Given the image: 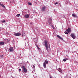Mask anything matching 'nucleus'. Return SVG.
I'll use <instances>...</instances> for the list:
<instances>
[{"label": "nucleus", "mask_w": 78, "mask_h": 78, "mask_svg": "<svg viewBox=\"0 0 78 78\" xmlns=\"http://www.w3.org/2000/svg\"><path fill=\"white\" fill-rule=\"evenodd\" d=\"M48 23L49 24V25L52 27V28H54V26H53V25L52 24V19L51 18H49L48 20Z\"/></svg>", "instance_id": "nucleus-1"}, {"label": "nucleus", "mask_w": 78, "mask_h": 78, "mask_svg": "<svg viewBox=\"0 0 78 78\" xmlns=\"http://www.w3.org/2000/svg\"><path fill=\"white\" fill-rule=\"evenodd\" d=\"M44 46L46 47V48L47 51H49L50 50H49V49L48 48V44L47 43V41H44Z\"/></svg>", "instance_id": "nucleus-2"}, {"label": "nucleus", "mask_w": 78, "mask_h": 78, "mask_svg": "<svg viewBox=\"0 0 78 78\" xmlns=\"http://www.w3.org/2000/svg\"><path fill=\"white\" fill-rule=\"evenodd\" d=\"M22 68L23 69V70L25 73H27V68H25V66H22Z\"/></svg>", "instance_id": "nucleus-3"}, {"label": "nucleus", "mask_w": 78, "mask_h": 78, "mask_svg": "<svg viewBox=\"0 0 78 78\" xmlns=\"http://www.w3.org/2000/svg\"><path fill=\"white\" fill-rule=\"evenodd\" d=\"M14 35H15V36H20V35H21V33L18 32L14 34Z\"/></svg>", "instance_id": "nucleus-4"}, {"label": "nucleus", "mask_w": 78, "mask_h": 78, "mask_svg": "<svg viewBox=\"0 0 78 78\" xmlns=\"http://www.w3.org/2000/svg\"><path fill=\"white\" fill-rule=\"evenodd\" d=\"M71 36L73 39H75V35L74 34H71Z\"/></svg>", "instance_id": "nucleus-5"}, {"label": "nucleus", "mask_w": 78, "mask_h": 78, "mask_svg": "<svg viewBox=\"0 0 78 78\" xmlns=\"http://www.w3.org/2000/svg\"><path fill=\"white\" fill-rule=\"evenodd\" d=\"M22 36L24 40L26 41V39H26V37L25 36V33H23L22 34Z\"/></svg>", "instance_id": "nucleus-6"}, {"label": "nucleus", "mask_w": 78, "mask_h": 78, "mask_svg": "<svg viewBox=\"0 0 78 78\" xmlns=\"http://www.w3.org/2000/svg\"><path fill=\"white\" fill-rule=\"evenodd\" d=\"M69 33V32H70L69 33H70V32H71V29L70 28H68L66 30Z\"/></svg>", "instance_id": "nucleus-7"}, {"label": "nucleus", "mask_w": 78, "mask_h": 78, "mask_svg": "<svg viewBox=\"0 0 78 78\" xmlns=\"http://www.w3.org/2000/svg\"><path fill=\"white\" fill-rule=\"evenodd\" d=\"M45 8H45V6L43 7L41 9V11L43 12L45 11Z\"/></svg>", "instance_id": "nucleus-8"}, {"label": "nucleus", "mask_w": 78, "mask_h": 78, "mask_svg": "<svg viewBox=\"0 0 78 78\" xmlns=\"http://www.w3.org/2000/svg\"><path fill=\"white\" fill-rule=\"evenodd\" d=\"M9 51H13V48L11 47L9 48Z\"/></svg>", "instance_id": "nucleus-9"}, {"label": "nucleus", "mask_w": 78, "mask_h": 78, "mask_svg": "<svg viewBox=\"0 0 78 78\" xmlns=\"http://www.w3.org/2000/svg\"><path fill=\"white\" fill-rule=\"evenodd\" d=\"M24 17L26 19H27V18H28L29 17H30V16L29 15H26Z\"/></svg>", "instance_id": "nucleus-10"}, {"label": "nucleus", "mask_w": 78, "mask_h": 78, "mask_svg": "<svg viewBox=\"0 0 78 78\" xmlns=\"http://www.w3.org/2000/svg\"><path fill=\"white\" fill-rule=\"evenodd\" d=\"M57 36L59 38V39H61V40H63V38L61 37V36H59L58 35H57Z\"/></svg>", "instance_id": "nucleus-11"}, {"label": "nucleus", "mask_w": 78, "mask_h": 78, "mask_svg": "<svg viewBox=\"0 0 78 78\" xmlns=\"http://www.w3.org/2000/svg\"><path fill=\"white\" fill-rule=\"evenodd\" d=\"M0 6H2V8H6L5 7V5H3V4H0Z\"/></svg>", "instance_id": "nucleus-12"}, {"label": "nucleus", "mask_w": 78, "mask_h": 78, "mask_svg": "<svg viewBox=\"0 0 78 78\" xmlns=\"http://www.w3.org/2000/svg\"><path fill=\"white\" fill-rule=\"evenodd\" d=\"M46 66H47V65H46V63H45V62H44L43 64V66L44 67V68H46Z\"/></svg>", "instance_id": "nucleus-13"}, {"label": "nucleus", "mask_w": 78, "mask_h": 78, "mask_svg": "<svg viewBox=\"0 0 78 78\" xmlns=\"http://www.w3.org/2000/svg\"><path fill=\"white\" fill-rule=\"evenodd\" d=\"M1 45H3L5 44V42H0Z\"/></svg>", "instance_id": "nucleus-14"}, {"label": "nucleus", "mask_w": 78, "mask_h": 78, "mask_svg": "<svg viewBox=\"0 0 78 78\" xmlns=\"http://www.w3.org/2000/svg\"><path fill=\"white\" fill-rule=\"evenodd\" d=\"M72 16L73 17H77V16L75 15L74 14H73Z\"/></svg>", "instance_id": "nucleus-15"}, {"label": "nucleus", "mask_w": 78, "mask_h": 78, "mask_svg": "<svg viewBox=\"0 0 78 78\" xmlns=\"http://www.w3.org/2000/svg\"><path fill=\"white\" fill-rule=\"evenodd\" d=\"M58 71H59V72H61L62 71V70H61V69L60 68H59L58 69Z\"/></svg>", "instance_id": "nucleus-16"}, {"label": "nucleus", "mask_w": 78, "mask_h": 78, "mask_svg": "<svg viewBox=\"0 0 78 78\" xmlns=\"http://www.w3.org/2000/svg\"><path fill=\"white\" fill-rule=\"evenodd\" d=\"M45 63H46V64H48V61L47 60H45Z\"/></svg>", "instance_id": "nucleus-17"}, {"label": "nucleus", "mask_w": 78, "mask_h": 78, "mask_svg": "<svg viewBox=\"0 0 78 78\" xmlns=\"http://www.w3.org/2000/svg\"><path fill=\"white\" fill-rule=\"evenodd\" d=\"M63 61L64 62H65V61H67V59H63Z\"/></svg>", "instance_id": "nucleus-18"}, {"label": "nucleus", "mask_w": 78, "mask_h": 78, "mask_svg": "<svg viewBox=\"0 0 78 78\" xmlns=\"http://www.w3.org/2000/svg\"><path fill=\"white\" fill-rule=\"evenodd\" d=\"M28 4L29 5H32L31 3L29 2H28Z\"/></svg>", "instance_id": "nucleus-19"}, {"label": "nucleus", "mask_w": 78, "mask_h": 78, "mask_svg": "<svg viewBox=\"0 0 78 78\" xmlns=\"http://www.w3.org/2000/svg\"><path fill=\"white\" fill-rule=\"evenodd\" d=\"M20 16V14H18L16 15V17H19Z\"/></svg>", "instance_id": "nucleus-20"}, {"label": "nucleus", "mask_w": 78, "mask_h": 78, "mask_svg": "<svg viewBox=\"0 0 78 78\" xmlns=\"http://www.w3.org/2000/svg\"><path fill=\"white\" fill-rule=\"evenodd\" d=\"M64 33L66 34H68V33L67 32L65 31Z\"/></svg>", "instance_id": "nucleus-21"}, {"label": "nucleus", "mask_w": 78, "mask_h": 78, "mask_svg": "<svg viewBox=\"0 0 78 78\" xmlns=\"http://www.w3.org/2000/svg\"><path fill=\"white\" fill-rule=\"evenodd\" d=\"M0 56L1 58H3L4 57V56L3 55H1Z\"/></svg>", "instance_id": "nucleus-22"}, {"label": "nucleus", "mask_w": 78, "mask_h": 78, "mask_svg": "<svg viewBox=\"0 0 78 78\" xmlns=\"http://www.w3.org/2000/svg\"><path fill=\"white\" fill-rule=\"evenodd\" d=\"M6 22V21L5 20H3L2 22V23H5Z\"/></svg>", "instance_id": "nucleus-23"}, {"label": "nucleus", "mask_w": 78, "mask_h": 78, "mask_svg": "<svg viewBox=\"0 0 78 78\" xmlns=\"http://www.w3.org/2000/svg\"><path fill=\"white\" fill-rule=\"evenodd\" d=\"M37 48H38V50H40V49H41V48H40L39 47H38Z\"/></svg>", "instance_id": "nucleus-24"}, {"label": "nucleus", "mask_w": 78, "mask_h": 78, "mask_svg": "<svg viewBox=\"0 0 78 78\" xmlns=\"http://www.w3.org/2000/svg\"><path fill=\"white\" fill-rule=\"evenodd\" d=\"M33 68H35V66L34 65H33Z\"/></svg>", "instance_id": "nucleus-25"}, {"label": "nucleus", "mask_w": 78, "mask_h": 78, "mask_svg": "<svg viewBox=\"0 0 78 78\" xmlns=\"http://www.w3.org/2000/svg\"><path fill=\"white\" fill-rule=\"evenodd\" d=\"M55 5H56V4H58V2H56V3H55Z\"/></svg>", "instance_id": "nucleus-26"}, {"label": "nucleus", "mask_w": 78, "mask_h": 78, "mask_svg": "<svg viewBox=\"0 0 78 78\" xmlns=\"http://www.w3.org/2000/svg\"><path fill=\"white\" fill-rule=\"evenodd\" d=\"M19 71H21V69H19Z\"/></svg>", "instance_id": "nucleus-27"}, {"label": "nucleus", "mask_w": 78, "mask_h": 78, "mask_svg": "<svg viewBox=\"0 0 78 78\" xmlns=\"http://www.w3.org/2000/svg\"><path fill=\"white\" fill-rule=\"evenodd\" d=\"M36 47H37H37H38V45H36Z\"/></svg>", "instance_id": "nucleus-28"}, {"label": "nucleus", "mask_w": 78, "mask_h": 78, "mask_svg": "<svg viewBox=\"0 0 78 78\" xmlns=\"http://www.w3.org/2000/svg\"><path fill=\"white\" fill-rule=\"evenodd\" d=\"M7 41L8 42H9V40H7Z\"/></svg>", "instance_id": "nucleus-29"}, {"label": "nucleus", "mask_w": 78, "mask_h": 78, "mask_svg": "<svg viewBox=\"0 0 78 78\" xmlns=\"http://www.w3.org/2000/svg\"><path fill=\"white\" fill-rule=\"evenodd\" d=\"M50 78H52L51 76H50Z\"/></svg>", "instance_id": "nucleus-30"}, {"label": "nucleus", "mask_w": 78, "mask_h": 78, "mask_svg": "<svg viewBox=\"0 0 78 78\" xmlns=\"http://www.w3.org/2000/svg\"><path fill=\"white\" fill-rule=\"evenodd\" d=\"M32 23H33V22H31L30 23V24H32Z\"/></svg>", "instance_id": "nucleus-31"}, {"label": "nucleus", "mask_w": 78, "mask_h": 78, "mask_svg": "<svg viewBox=\"0 0 78 78\" xmlns=\"http://www.w3.org/2000/svg\"><path fill=\"white\" fill-rule=\"evenodd\" d=\"M35 42H37V41H35Z\"/></svg>", "instance_id": "nucleus-32"}, {"label": "nucleus", "mask_w": 78, "mask_h": 78, "mask_svg": "<svg viewBox=\"0 0 78 78\" xmlns=\"http://www.w3.org/2000/svg\"><path fill=\"white\" fill-rule=\"evenodd\" d=\"M49 48H50V44L49 45Z\"/></svg>", "instance_id": "nucleus-33"}, {"label": "nucleus", "mask_w": 78, "mask_h": 78, "mask_svg": "<svg viewBox=\"0 0 78 78\" xmlns=\"http://www.w3.org/2000/svg\"><path fill=\"white\" fill-rule=\"evenodd\" d=\"M0 45H1V43H0Z\"/></svg>", "instance_id": "nucleus-34"}]
</instances>
